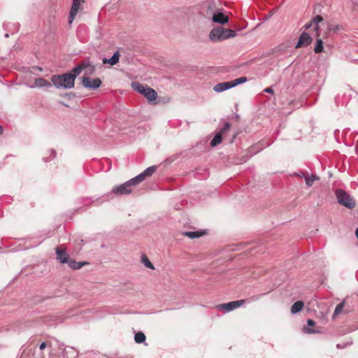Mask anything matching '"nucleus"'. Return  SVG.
<instances>
[{"instance_id": "4be33fe9", "label": "nucleus", "mask_w": 358, "mask_h": 358, "mask_svg": "<svg viewBox=\"0 0 358 358\" xmlns=\"http://www.w3.org/2000/svg\"><path fill=\"white\" fill-rule=\"evenodd\" d=\"M344 305H345V301H343V302L340 303L339 304H338L334 310V314L332 315V317L334 320L336 319V317L342 313L343 311V309L344 308Z\"/></svg>"}, {"instance_id": "6ab92c4d", "label": "nucleus", "mask_w": 358, "mask_h": 358, "mask_svg": "<svg viewBox=\"0 0 358 358\" xmlns=\"http://www.w3.org/2000/svg\"><path fill=\"white\" fill-rule=\"evenodd\" d=\"M204 234V231H185L183 233V235L193 239L196 238H199L202 236Z\"/></svg>"}, {"instance_id": "423d86ee", "label": "nucleus", "mask_w": 358, "mask_h": 358, "mask_svg": "<svg viewBox=\"0 0 358 358\" xmlns=\"http://www.w3.org/2000/svg\"><path fill=\"white\" fill-rule=\"evenodd\" d=\"M137 184L138 183L135 180L134 178H133L120 185L113 187L112 193L116 195L129 194L132 192V187Z\"/></svg>"}, {"instance_id": "f257e3e1", "label": "nucleus", "mask_w": 358, "mask_h": 358, "mask_svg": "<svg viewBox=\"0 0 358 358\" xmlns=\"http://www.w3.org/2000/svg\"><path fill=\"white\" fill-rule=\"evenodd\" d=\"M51 81L55 87L60 89H71L74 87L75 76L71 73H66L62 75H54Z\"/></svg>"}, {"instance_id": "2eb2a0df", "label": "nucleus", "mask_w": 358, "mask_h": 358, "mask_svg": "<svg viewBox=\"0 0 358 358\" xmlns=\"http://www.w3.org/2000/svg\"><path fill=\"white\" fill-rule=\"evenodd\" d=\"M83 70L88 69L86 73L92 74L95 71L94 66L90 62L89 58L85 59L80 64H79Z\"/></svg>"}, {"instance_id": "c756f323", "label": "nucleus", "mask_w": 358, "mask_h": 358, "mask_svg": "<svg viewBox=\"0 0 358 358\" xmlns=\"http://www.w3.org/2000/svg\"><path fill=\"white\" fill-rule=\"evenodd\" d=\"M230 124L229 122H225L224 124V127L222 129V130L220 131V133H221L222 134L224 133V132H226L227 131L229 130L230 129Z\"/></svg>"}, {"instance_id": "0eeeda50", "label": "nucleus", "mask_w": 358, "mask_h": 358, "mask_svg": "<svg viewBox=\"0 0 358 358\" xmlns=\"http://www.w3.org/2000/svg\"><path fill=\"white\" fill-rule=\"evenodd\" d=\"M245 300H238V301H234L226 303H222L217 306V308L221 311H222L224 313H228L229 311H231L233 310L236 309L237 308L240 307L243 304H244Z\"/></svg>"}, {"instance_id": "20e7f679", "label": "nucleus", "mask_w": 358, "mask_h": 358, "mask_svg": "<svg viewBox=\"0 0 358 358\" xmlns=\"http://www.w3.org/2000/svg\"><path fill=\"white\" fill-rule=\"evenodd\" d=\"M131 86L135 91L143 94L148 101H153L157 99V94L156 91L148 85L134 82Z\"/></svg>"}, {"instance_id": "58836bf2", "label": "nucleus", "mask_w": 358, "mask_h": 358, "mask_svg": "<svg viewBox=\"0 0 358 358\" xmlns=\"http://www.w3.org/2000/svg\"><path fill=\"white\" fill-rule=\"evenodd\" d=\"M5 36L7 38L8 37V34H6Z\"/></svg>"}, {"instance_id": "ddd939ff", "label": "nucleus", "mask_w": 358, "mask_h": 358, "mask_svg": "<svg viewBox=\"0 0 358 358\" xmlns=\"http://www.w3.org/2000/svg\"><path fill=\"white\" fill-rule=\"evenodd\" d=\"M57 260L62 263H68L69 255L66 252L64 248H57L55 249Z\"/></svg>"}, {"instance_id": "f03ea898", "label": "nucleus", "mask_w": 358, "mask_h": 358, "mask_svg": "<svg viewBox=\"0 0 358 358\" xmlns=\"http://www.w3.org/2000/svg\"><path fill=\"white\" fill-rule=\"evenodd\" d=\"M323 21V17L320 15H316L314 17L310 22L306 23L303 28L305 29H309L311 27L313 28L314 31H315V36L317 37L316 40V45L314 49L315 53H320L323 51V41L321 38H319V23Z\"/></svg>"}, {"instance_id": "4468645a", "label": "nucleus", "mask_w": 358, "mask_h": 358, "mask_svg": "<svg viewBox=\"0 0 358 358\" xmlns=\"http://www.w3.org/2000/svg\"><path fill=\"white\" fill-rule=\"evenodd\" d=\"M212 20L215 23L224 24L229 21V17L221 12L213 14Z\"/></svg>"}, {"instance_id": "9d476101", "label": "nucleus", "mask_w": 358, "mask_h": 358, "mask_svg": "<svg viewBox=\"0 0 358 358\" xmlns=\"http://www.w3.org/2000/svg\"><path fill=\"white\" fill-rule=\"evenodd\" d=\"M157 170L156 166H152L147 168L144 170L141 173L138 174L136 177H134L135 180L137 181L138 183H140L143 180H145L146 177L151 176Z\"/></svg>"}, {"instance_id": "c85d7f7f", "label": "nucleus", "mask_w": 358, "mask_h": 358, "mask_svg": "<svg viewBox=\"0 0 358 358\" xmlns=\"http://www.w3.org/2000/svg\"><path fill=\"white\" fill-rule=\"evenodd\" d=\"M49 152H50V158H47V157L43 158V161L45 162H49L51 159H54L56 157L57 153L54 149H50L49 150Z\"/></svg>"}, {"instance_id": "cd10ccee", "label": "nucleus", "mask_w": 358, "mask_h": 358, "mask_svg": "<svg viewBox=\"0 0 358 358\" xmlns=\"http://www.w3.org/2000/svg\"><path fill=\"white\" fill-rule=\"evenodd\" d=\"M82 71H83V70L82 69V68L80 67V66L79 64H78L77 66H76L73 69L71 73H72V75H74V76H75V78H76V76H77L78 75H79V74L82 72Z\"/></svg>"}, {"instance_id": "39448f33", "label": "nucleus", "mask_w": 358, "mask_h": 358, "mask_svg": "<svg viewBox=\"0 0 358 358\" xmlns=\"http://www.w3.org/2000/svg\"><path fill=\"white\" fill-rule=\"evenodd\" d=\"M335 194H336V196L338 200V202L341 205H342L349 209H352L355 207L356 203H355V200L345 191H344L341 189H338L336 190Z\"/></svg>"}, {"instance_id": "9b49d317", "label": "nucleus", "mask_w": 358, "mask_h": 358, "mask_svg": "<svg viewBox=\"0 0 358 358\" xmlns=\"http://www.w3.org/2000/svg\"><path fill=\"white\" fill-rule=\"evenodd\" d=\"M82 1L83 0H73V3L70 10L68 19L69 24H71L73 20L75 19Z\"/></svg>"}, {"instance_id": "a878e982", "label": "nucleus", "mask_w": 358, "mask_h": 358, "mask_svg": "<svg viewBox=\"0 0 358 358\" xmlns=\"http://www.w3.org/2000/svg\"><path fill=\"white\" fill-rule=\"evenodd\" d=\"M319 180V177L317 176H315V175H312L310 176H307L305 178V180H306V185L308 186V187H310L313 185V182L315 181V180Z\"/></svg>"}, {"instance_id": "f3484780", "label": "nucleus", "mask_w": 358, "mask_h": 358, "mask_svg": "<svg viewBox=\"0 0 358 358\" xmlns=\"http://www.w3.org/2000/svg\"><path fill=\"white\" fill-rule=\"evenodd\" d=\"M120 59V54L119 52H115L113 55L110 58H103V64H109L110 65H115L119 62Z\"/></svg>"}, {"instance_id": "aec40b11", "label": "nucleus", "mask_w": 358, "mask_h": 358, "mask_svg": "<svg viewBox=\"0 0 358 358\" xmlns=\"http://www.w3.org/2000/svg\"><path fill=\"white\" fill-rule=\"evenodd\" d=\"M304 303L301 301H298L295 302L291 307V313L292 314H296L301 311L303 308Z\"/></svg>"}, {"instance_id": "4c0bfd02", "label": "nucleus", "mask_w": 358, "mask_h": 358, "mask_svg": "<svg viewBox=\"0 0 358 358\" xmlns=\"http://www.w3.org/2000/svg\"><path fill=\"white\" fill-rule=\"evenodd\" d=\"M337 348H341V345L339 344H337Z\"/></svg>"}, {"instance_id": "473e14b6", "label": "nucleus", "mask_w": 358, "mask_h": 358, "mask_svg": "<svg viewBox=\"0 0 358 358\" xmlns=\"http://www.w3.org/2000/svg\"><path fill=\"white\" fill-rule=\"evenodd\" d=\"M264 91L266 93L273 94V90L271 87H266Z\"/></svg>"}, {"instance_id": "f704fd0d", "label": "nucleus", "mask_w": 358, "mask_h": 358, "mask_svg": "<svg viewBox=\"0 0 358 358\" xmlns=\"http://www.w3.org/2000/svg\"><path fill=\"white\" fill-rule=\"evenodd\" d=\"M307 324L308 326H313L315 325V322L310 319H308L307 321Z\"/></svg>"}, {"instance_id": "bb28decb", "label": "nucleus", "mask_w": 358, "mask_h": 358, "mask_svg": "<svg viewBox=\"0 0 358 358\" xmlns=\"http://www.w3.org/2000/svg\"><path fill=\"white\" fill-rule=\"evenodd\" d=\"M246 81H247V78L246 77H240V78H236L235 80H233L232 83L234 84V87H236V85L242 84V83H244Z\"/></svg>"}, {"instance_id": "dca6fc26", "label": "nucleus", "mask_w": 358, "mask_h": 358, "mask_svg": "<svg viewBox=\"0 0 358 358\" xmlns=\"http://www.w3.org/2000/svg\"><path fill=\"white\" fill-rule=\"evenodd\" d=\"M78 356V351L72 347H66L63 350L64 358H77Z\"/></svg>"}, {"instance_id": "72a5a7b5", "label": "nucleus", "mask_w": 358, "mask_h": 358, "mask_svg": "<svg viewBox=\"0 0 358 358\" xmlns=\"http://www.w3.org/2000/svg\"><path fill=\"white\" fill-rule=\"evenodd\" d=\"M48 346V344L45 343V342H43L40 346H39V349L41 350H44L46 347Z\"/></svg>"}, {"instance_id": "f8f14e48", "label": "nucleus", "mask_w": 358, "mask_h": 358, "mask_svg": "<svg viewBox=\"0 0 358 358\" xmlns=\"http://www.w3.org/2000/svg\"><path fill=\"white\" fill-rule=\"evenodd\" d=\"M232 87H234V84L232 83V80H231V81H228V82H223V83H220L218 84H216L213 87V90L215 92H222L226 91L229 89H231Z\"/></svg>"}, {"instance_id": "7c9ffc66", "label": "nucleus", "mask_w": 358, "mask_h": 358, "mask_svg": "<svg viewBox=\"0 0 358 358\" xmlns=\"http://www.w3.org/2000/svg\"><path fill=\"white\" fill-rule=\"evenodd\" d=\"M103 201H105V199H103V196H102V197L99 198L96 201H92L91 203H95V205H98L100 203H103Z\"/></svg>"}, {"instance_id": "b1692460", "label": "nucleus", "mask_w": 358, "mask_h": 358, "mask_svg": "<svg viewBox=\"0 0 358 358\" xmlns=\"http://www.w3.org/2000/svg\"><path fill=\"white\" fill-rule=\"evenodd\" d=\"M141 262L144 264V266L150 269H155L153 264L149 260L145 255H143L141 257Z\"/></svg>"}, {"instance_id": "412c9836", "label": "nucleus", "mask_w": 358, "mask_h": 358, "mask_svg": "<svg viewBox=\"0 0 358 358\" xmlns=\"http://www.w3.org/2000/svg\"><path fill=\"white\" fill-rule=\"evenodd\" d=\"M67 264L73 269H80L83 266V265L87 264V263L76 262L75 260H69Z\"/></svg>"}, {"instance_id": "7ed1b4c3", "label": "nucleus", "mask_w": 358, "mask_h": 358, "mask_svg": "<svg viewBox=\"0 0 358 358\" xmlns=\"http://www.w3.org/2000/svg\"><path fill=\"white\" fill-rule=\"evenodd\" d=\"M236 36V32L234 30L217 27L210 31L209 39L212 42H218L234 38Z\"/></svg>"}, {"instance_id": "5701e85b", "label": "nucleus", "mask_w": 358, "mask_h": 358, "mask_svg": "<svg viewBox=\"0 0 358 358\" xmlns=\"http://www.w3.org/2000/svg\"><path fill=\"white\" fill-rule=\"evenodd\" d=\"M222 134L221 133L217 134L214 136V138L211 140L210 145L212 147H215L216 145H217L218 144H220L222 142Z\"/></svg>"}, {"instance_id": "393cba45", "label": "nucleus", "mask_w": 358, "mask_h": 358, "mask_svg": "<svg viewBox=\"0 0 358 358\" xmlns=\"http://www.w3.org/2000/svg\"><path fill=\"white\" fill-rule=\"evenodd\" d=\"M134 340L137 343H142L145 341V336L143 332H138L134 336Z\"/></svg>"}, {"instance_id": "c9c22d12", "label": "nucleus", "mask_w": 358, "mask_h": 358, "mask_svg": "<svg viewBox=\"0 0 358 358\" xmlns=\"http://www.w3.org/2000/svg\"><path fill=\"white\" fill-rule=\"evenodd\" d=\"M3 131V127L0 125V134H1Z\"/></svg>"}, {"instance_id": "1a4fd4ad", "label": "nucleus", "mask_w": 358, "mask_h": 358, "mask_svg": "<svg viewBox=\"0 0 358 358\" xmlns=\"http://www.w3.org/2000/svg\"><path fill=\"white\" fill-rule=\"evenodd\" d=\"M313 41V38L310 36L309 34L306 32H303L299 38V41L295 45L296 48H299L302 47H306L310 45Z\"/></svg>"}, {"instance_id": "2f4dec72", "label": "nucleus", "mask_w": 358, "mask_h": 358, "mask_svg": "<svg viewBox=\"0 0 358 358\" xmlns=\"http://www.w3.org/2000/svg\"><path fill=\"white\" fill-rule=\"evenodd\" d=\"M304 331L308 334H315L316 331L310 328L305 327Z\"/></svg>"}, {"instance_id": "a211bd4d", "label": "nucleus", "mask_w": 358, "mask_h": 358, "mask_svg": "<svg viewBox=\"0 0 358 358\" xmlns=\"http://www.w3.org/2000/svg\"><path fill=\"white\" fill-rule=\"evenodd\" d=\"M51 83H49L48 80L43 78H38L35 80L34 85L31 86V87H50Z\"/></svg>"}, {"instance_id": "6e6552de", "label": "nucleus", "mask_w": 358, "mask_h": 358, "mask_svg": "<svg viewBox=\"0 0 358 358\" xmlns=\"http://www.w3.org/2000/svg\"><path fill=\"white\" fill-rule=\"evenodd\" d=\"M101 80L99 78L91 79L87 76H83L82 78V85L88 89L95 90L99 87L101 85Z\"/></svg>"}, {"instance_id": "e433bc0d", "label": "nucleus", "mask_w": 358, "mask_h": 358, "mask_svg": "<svg viewBox=\"0 0 358 358\" xmlns=\"http://www.w3.org/2000/svg\"><path fill=\"white\" fill-rule=\"evenodd\" d=\"M355 234H356L357 238H358V227L356 229Z\"/></svg>"}]
</instances>
